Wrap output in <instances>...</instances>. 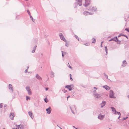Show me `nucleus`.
Here are the masks:
<instances>
[{"label": "nucleus", "mask_w": 129, "mask_h": 129, "mask_svg": "<svg viewBox=\"0 0 129 129\" xmlns=\"http://www.w3.org/2000/svg\"><path fill=\"white\" fill-rule=\"evenodd\" d=\"M65 88H67L70 91H71L74 89V86L73 84L66 85Z\"/></svg>", "instance_id": "nucleus-1"}, {"label": "nucleus", "mask_w": 129, "mask_h": 129, "mask_svg": "<svg viewBox=\"0 0 129 129\" xmlns=\"http://www.w3.org/2000/svg\"><path fill=\"white\" fill-rule=\"evenodd\" d=\"M87 10L89 11L95 12L97 8L96 7L90 6L87 8Z\"/></svg>", "instance_id": "nucleus-2"}, {"label": "nucleus", "mask_w": 129, "mask_h": 129, "mask_svg": "<svg viewBox=\"0 0 129 129\" xmlns=\"http://www.w3.org/2000/svg\"><path fill=\"white\" fill-rule=\"evenodd\" d=\"M114 93L113 91L112 90H111L110 91L109 94V97L110 98L115 99L116 97L114 96Z\"/></svg>", "instance_id": "nucleus-3"}, {"label": "nucleus", "mask_w": 129, "mask_h": 129, "mask_svg": "<svg viewBox=\"0 0 129 129\" xmlns=\"http://www.w3.org/2000/svg\"><path fill=\"white\" fill-rule=\"evenodd\" d=\"M84 0L85 1V3L84 4H83V6L85 7H87L90 4L91 0Z\"/></svg>", "instance_id": "nucleus-4"}, {"label": "nucleus", "mask_w": 129, "mask_h": 129, "mask_svg": "<svg viewBox=\"0 0 129 129\" xmlns=\"http://www.w3.org/2000/svg\"><path fill=\"white\" fill-rule=\"evenodd\" d=\"M26 89L28 92V94L29 95H30L31 94L32 92L30 90V89L29 86H27L26 87Z\"/></svg>", "instance_id": "nucleus-5"}, {"label": "nucleus", "mask_w": 129, "mask_h": 129, "mask_svg": "<svg viewBox=\"0 0 129 129\" xmlns=\"http://www.w3.org/2000/svg\"><path fill=\"white\" fill-rule=\"evenodd\" d=\"M59 36L61 40H63L65 42H66V41L63 36L62 33H60L59 34Z\"/></svg>", "instance_id": "nucleus-6"}, {"label": "nucleus", "mask_w": 129, "mask_h": 129, "mask_svg": "<svg viewBox=\"0 0 129 129\" xmlns=\"http://www.w3.org/2000/svg\"><path fill=\"white\" fill-rule=\"evenodd\" d=\"M93 14V13L89 12L88 11H84L83 13V14L85 15H92Z\"/></svg>", "instance_id": "nucleus-7"}, {"label": "nucleus", "mask_w": 129, "mask_h": 129, "mask_svg": "<svg viewBox=\"0 0 129 129\" xmlns=\"http://www.w3.org/2000/svg\"><path fill=\"white\" fill-rule=\"evenodd\" d=\"M104 115L100 114L98 116V118L100 120H102L104 118Z\"/></svg>", "instance_id": "nucleus-8"}, {"label": "nucleus", "mask_w": 129, "mask_h": 129, "mask_svg": "<svg viewBox=\"0 0 129 129\" xmlns=\"http://www.w3.org/2000/svg\"><path fill=\"white\" fill-rule=\"evenodd\" d=\"M46 111H47V114H49L51 113V107L50 106L49 107L46 109Z\"/></svg>", "instance_id": "nucleus-9"}, {"label": "nucleus", "mask_w": 129, "mask_h": 129, "mask_svg": "<svg viewBox=\"0 0 129 129\" xmlns=\"http://www.w3.org/2000/svg\"><path fill=\"white\" fill-rule=\"evenodd\" d=\"M15 116V115L14 113H10V118L12 120H13L14 119V117Z\"/></svg>", "instance_id": "nucleus-10"}, {"label": "nucleus", "mask_w": 129, "mask_h": 129, "mask_svg": "<svg viewBox=\"0 0 129 129\" xmlns=\"http://www.w3.org/2000/svg\"><path fill=\"white\" fill-rule=\"evenodd\" d=\"M115 41V42H117L118 41V39L117 38V37H114L113 38H112L110 40V41Z\"/></svg>", "instance_id": "nucleus-11"}, {"label": "nucleus", "mask_w": 129, "mask_h": 129, "mask_svg": "<svg viewBox=\"0 0 129 129\" xmlns=\"http://www.w3.org/2000/svg\"><path fill=\"white\" fill-rule=\"evenodd\" d=\"M106 104V101H102V103L100 104V105H101V107L103 108L104 106Z\"/></svg>", "instance_id": "nucleus-12"}, {"label": "nucleus", "mask_w": 129, "mask_h": 129, "mask_svg": "<svg viewBox=\"0 0 129 129\" xmlns=\"http://www.w3.org/2000/svg\"><path fill=\"white\" fill-rule=\"evenodd\" d=\"M111 108L112 109V112H113L115 114H116V109H115V108L113 107H111Z\"/></svg>", "instance_id": "nucleus-13"}, {"label": "nucleus", "mask_w": 129, "mask_h": 129, "mask_svg": "<svg viewBox=\"0 0 129 129\" xmlns=\"http://www.w3.org/2000/svg\"><path fill=\"white\" fill-rule=\"evenodd\" d=\"M93 94L94 95V96L96 98H99L101 97L100 94L98 93H94Z\"/></svg>", "instance_id": "nucleus-14"}, {"label": "nucleus", "mask_w": 129, "mask_h": 129, "mask_svg": "<svg viewBox=\"0 0 129 129\" xmlns=\"http://www.w3.org/2000/svg\"><path fill=\"white\" fill-rule=\"evenodd\" d=\"M103 87L105 89L107 90H109L110 89V87L107 85L103 86Z\"/></svg>", "instance_id": "nucleus-15"}, {"label": "nucleus", "mask_w": 129, "mask_h": 129, "mask_svg": "<svg viewBox=\"0 0 129 129\" xmlns=\"http://www.w3.org/2000/svg\"><path fill=\"white\" fill-rule=\"evenodd\" d=\"M9 88L10 90L12 92L13 91V87L12 86V85L11 84H9Z\"/></svg>", "instance_id": "nucleus-16"}, {"label": "nucleus", "mask_w": 129, "mask_h": 129, "mask_svg": "<svg viewBox=\"0 0 129 129\" xmlns=\"http://www.w3.org/2000/svg\"><path fill=\"white\" fill-rule=\"evenodd\" d=\"M36 77L39 80H41L42 79L41 77L39 76L38 74H37L36 76Z\"/></svg>", "instance_id": "nucleus-17"}, {"label": "nucleus", "mask_w": 129, "mask_h": 129, "mask_svg": "<svg viewBox=\"0 0 129 129\" xmlns=\"http://www.w3.org/2000/svg\"><path fill=\"white\" fill-rule=\"evenodd\" d=\"M77 2V3H78L79 6H80L82 5V0H78Z\"/></svg>", "instance_id": "nucleus-18"}, {"label": "nucleus", "mask_w": 129, "mask_h": 129, "mask_svg": "<svg viewBox=\"0 0 129 129\" xmlns=\"http://www.w3.org/2000/svg\"><path fill=\"white\" fill-rule=\"evenodd\" d=\"M37 46L36 45L33 48V50L31 52L32 53H34L35 52Z\"/></svg>", "instance_id": "nucleus-19"}, {"label": "nucleus", "mask_w": 129, "mask_h": 129, "mask_svg": "<svg viewBox=\"0 0 129 129\" xmlns=\"http://www.w3.org/2000/svg\"><path fill=\"white\" fill-rule=\"evenodd\" d=\"M28 113L29 114V115L30 117H31V118H32V113L31 111H29L28 112Z\"/></svg>", "instance_id": "nucleus-20"}, {"label": "nucleus", "mask_w": 129, "mask_h": 129, "mask_svg": "<svg viewBox=\"0 0 129 129\" xmlns=\"http://www.w3.org/2000/svg\"><path fill=\"white\" fill-rule=\"evenodd\" d=\"M61 52L62 56L63 57L66 54V53L65 52L63 51H62Z\"/></svg>", "instance_id": "nucleus-21"}, {"label": "nucleus", "mask_w": 129, "mask_h": 129, "mask_svg": "<svg viewBox=\"0 0 129 129\" xmlns=\"http://www.w3.org/2000/svg\"><path fill=\"white\" fill-rule=\"evenodd\" d=\"M105 50L106 53V55H107L108 54V51L107 47L106 46L105 47Z\"/></svg>", "instance_id": "nucleus-22"}, {"label": "nucleus", "mask_w": 129, "mask_h": 129, "mask_svg": "<svg viewBox=\"0 0 129 129\" xmlns=\"http://www.w3.org/2000/svg\"><path fill=\"white\" fill-rule=\"evenodd\" d=\"M78 5V4L77 3H75L74 4V8H77V7Z\"/></svg>", "instance_id": "nucleus-23"}, {"label": "nucleus", "mask_w": 129, "mask_h": 129, "mask_svg": "<svg viewBox=\"0 0 129 129\" xmlns=\"http://www.w3.org/2000/svg\"><path fill=\"white\" fill-rule=\"evenodd\" d=\"M26 100L27 101H28V100H30V97L29 96H26Z\"/></svg>", "instance_id": "nucleus-24"}, {"label": "nucleus", "mask_w": 129, "mask_h": 129, "mask_svg": "<svg viewBox=\"0 0 129 129\" xmlns=\"http://www.w3.org/2000/svg\"><path fill=\"white\" fill-rule=\"evenodd\" d=\"M104 74L105 77V78L108 79V76L105 73H104Z\"/></svg>", "instance_id": "nucleus-25"}, {"label": "nucleus", "mask_w": 129, "mask_h": 129, "mask_svg": "<svg viewBox=\"0 0 129 129\" xmlns=\"http://www.w3.org/2000/svg\"><path fill=\"white\" fill-rule=\"evenodd\" d=\"M44 100L45 102L46 103H47L49 101L46 98H45L44 99Z\"/></svg>", "instance_id": "nucleus-26"}, {"label": "nucleus", "mask_w": 129, "mask_h": 129, "mask_svg": "<svg viewBox=\"0 0 129 129\" xmlns=\"http://www.w3.org/2000/svg\"><path fill=\"white\" fill-rule=\"evenodd\" d=\"M92 40V43H95L96 42L95 39L94 38H93Z\"/></svg>", "instance_id": "nucleus-27"}, {"label": "nucleus", "mask_w": 129, "mask_h": 129, "mask_svg": "<svg viewBox=\"0 0 129 129\" xmlns=\"http://www.w3.org/2000/svg\"><path fill=\"white\" fill-rule=\"evenodd\" d=\"M54 72L52 71H51V75H53V77H54Z\"/></svg>", "instance_id": "nucleus-28"}, {"label": "nucleus", "mask_w": 129, "mask_h": 129, "mask_svg": "<svg viewBox=\"0 0 129 129\" xmlns=\"http://www.w3.org/2000/svg\"><path fill=\"white\" fill-rule=\"evenodd\" d=\"M70 109H71V112H72L74 114L75 113H74V111L72 109V108L70 106Z\"/></svg>", "instance_id": "nucleus-29"}, {"label": "nucleus", "mask_w": 129, "mask_h": 129, "mask_svg": "<svg viewBox=\"0 0 129 129\" xmlns=\"http://www.w3.org/2000/svg\"><path fill=\"white\" fill-rule=\"evenodd\" d=\"M70 109H71V112H72L74 114L75 113H74V111L72 109V108L70 106Z\"/></svg>", "instance_id": "nucleus-30"}, {"label": "nucleus", "mask_w": 129, "mask_h": 129, "mask_svg": "<svg viewBox=\"0 0 129 129\" xmlns=\"http://www.w3.org/2000/svg\"><path fill=\"white\" fill-rule=\"evenodd\" d=\"M75 37L78 40V41H79V38L77 36V35H75Z\"/></svg>", "instance_id": "nucleus-31"}, {"label": "nucleus", "mask_w": 129, "mask_h": 129, "mask_svg": "<svg viewBox=\"0 0 129 129\" xmlns=\"http://www.w3.org/2000/svg\"><path fill=\"white\" fill-rule=\"evenodd\" d=\"M124 64H126V62L125 60H123L122 62Z\"/></svg>", "instance_id": "nucleus-32"}, {"label": "nucleus", "mask_w": 129, "mask_h": 129, "mask_svg": "<svg viewBox=\"0 0 129 129\" xmlns=\"http://www.w3.org/2000/svg\"><path fill=\"white\" fill-rule=\"evenodd\" d=\"M27 13H28V14H29V15L30 17H31V15L30 14V13L29 12V11L28 10H27Z\"/></svg>", "instance_id": "nucleus-33"}, {"label": "nucleus", "mask_w": 129, "mask_h": 129, "mask_svg": "<svg viewBox=\"0 0 129 129\" xmlns=\"http://www.w3.org/2000/svg\"><path fill=\"white\" fill-rule=\"evenodd\" d=\"M21 127H20V129H21V128H23V125H21Z\"/></svg>", "instance_id": "nucleus-34"}, {"label": "nucleus", "mask_w": 129, "mask_h": 129, "mask_svg": "<svg viewBox=\"0 0 129 129\" xmlns=\"http://www.w3.org/2000/svg\"><path fill=\"white\" fill-rule=\"evenodd\" d=\"M128 118V117H124L122 118V120H124L127 119Z\"/></svg>", "instance_id": "nucleus-35"}, {"label": "nucleus", "mask_w": 129, "mask_h": 129, "mask_svg": "<svg viewBox=\"0 0 129 129\" xmlns=\"http://www.w3.org/2000/svg\"><path fill=\"white\" fill-rule=\"evenodd\" d=\"M2 103H1L0 104V108H2L3 107V105H2Z\"/></svg>", "instance_id": "nucleus-36"}, {"label": "nucleus", "mask_w": 129, "mask_h": 129, "mask_svg": "<svg viewBox=\"0 0 129 129\" xmlns=\"http://www.w3.org/2000/svg\"><path fill=\"white\" fill-rule=\"evenodd\" d=\"M125 30L127 31L128 32H129V28H125Z\"/></svg>", "instance_id": "nucleus-37"}, {"label": "nucleus", "mask_w": 129, "mask_h": 129, "mask_svg": "<svg viewBox=\"0 0 129 129\" xmlns=\"http://www.w3.org/2000/svg\"><path fill=\"white\" fill-rule=\"evenodd\" d=\"M62 91L64 93H65L67 91L65 90V89H64L63 90H62Z\"/></svg>", "instance_id": "nucleus-38"}, {"label": "nucleus", "mask_w": 129, "mask_h": 129, "mask_svg": "<svg viewBox=\"0 0 129 129\" xmlns=\"http://www.w3.org/2000/svg\"><path fill=\"white\" fill-rule=\"evenodd\" d=\"M122 36H124V37H126V38H128V37H127V36L125 35H123V34L122 35Z\"/></svg>", "instance_id": "nucleus-39"}, {"label": "nucleus", "mask_w": 129, "mask_h": 129, "mask_svg": "<svg viewBox=\"0 0 129 129\" xmlns=\"http://www.w3.org/2000/svg\"><path fill=\"white\" fill-rule=\"evenodd\" d=\"M116 113H117L118 114V115H121L120 113L119 112H118L116 111Z\"/></svg>", "instance_id": "nucleus-40"}, {"label": "nucleus", "mask_w": 129, "mask_h": 129, "mask_svg": "<svg viewBox=\"0 0 129 129\" xmlns=\"http://www.w3.org/2000/svg\"><path fill=\"white\" fill-rule=\"evenodd\" d=\"M21 125L20 124L19 125H18V126H17V127H18V129H20L19 128H20V125Z\"/></svg>", "instance_id": "nucleus-41"}, {"label": "nucleus", "mask_w": 129, "mask_h": 129, "mask_svg": "<svg viewBox=\"0 0 129 129\" xmlns=\"http://www.w3.org/2000/svg\"><path fill=\"white\" fill-rule=\"evenodd\" d=\"M27 70H28L27 69H26L25 70V73H26L27 72Z\"/></svg>", "instance_id": "nucleus-42"}, {"label": "nucleus", "mask_w": 129, "mask_h": 129, "mask_svg": "<svg viewBox=\"0 0 129 129\" xmlns=\"http://www.w3.org/2000/svg\"><path fill=\"white\" fill-rule=\"evenodd\" d=\"M70 80L71 81H72L73 80V79L72 78V77L71 76H70Z\"/></svg>", "instance_id": "nucleus-43"}, {"label": "nucleus", "mask_w": 129, "mask_h": 129, "mask_svg": "<svg viewBox=\"0 0 129 129\" xmlns=\"http://www.w3.org/2000/svg\"><path fill=\"white\" fill-rule=\"evenodd\" d=\"M68 67L70 69H72V67L70 66V65H68Z\"/></svg>", "instance_id": "nucleus-44"}, {"label": "nucleus", "mask_w": 129, "mask_h": 129, "mask_svg": "<svg viewBox=\"0 0 129 129\" xmlns=\"http://www.w3.org/2000/svg\"><path fill=\"white\" fill-rule=\"evenodd\" d=\"M30 18H31V19H32V21H33V22H34V20H33V18L31 16V17H30Z\"/></svg>", "instance_id": "nucleus-45"}, {"label": "nucleus", "mask_w": 129, "mask_h": 129, "mask_svg": "<svg viewBox=\"0 0 129 129\" xmlns=\"http://www.w3.org/2000/svg\"><path fill=\"white\" fill-rule=\"evenodd\" d=\"M93 92L94 93H96V91L95 90H94L93 91Z\"/></svg>", "instance_id": "nucleus-46"}, {"label": "nucleus", "mask_w": 129, "mask_h": 129, "mask_svg": "<svg viewBox=\"0 0 129 129\" xmlns=\"http://www.w3.org/2000/svg\"><path fill=\"white\" fill-rule=\"evenodd\" d=\"M47 80H46V81H47L49 79V78L48 77V75H47Z\"/></svg>", "instance_id": "nucleus-47"}, {"label": "nucleus", "mask_w": 129, "mask_h": 129, "mask_svg": "<svg viewBox=\"0 0 129 129\" xmlns=\"http://www.w3.org/2000/svg\"><path fill=\"white\" fill-rule=\"evenodd\" d=\"M93 88L96 90H97L98 89V88L94 87H93Z\"/></svg>", "instance_id": "nucleus-48"}, {"label": "nucleus", "mask_w": 129, "mask_h": 129, "mask_svg": "<svg viewBox=\"0 0 129 129\" xmlns=\"http://www.w3.org/2000/svg\"><path fill=\"white\" fill-rule=\"evenodd\" d=\"M66 42V44H65V46L67 47H68V46L67 45V42Z\"/></svg>", "instance_id": "nucleus-49"}, {"label": "nucleus", "mask_w": 129, "mask_h": 129, "mask_svg": "<svg viewBox=\"0 0 129 129\" xmlns=\"http://www.w3.org/2000/svg\"><path fill=\"white\" fill-rule=\"evenodd\" d=\"M48 89V88H45V90L46 91Z\"/></svg>", "instance_id": "nucleus-50"}, {"label": "nucleus", "mask_w": 129, "mask_h": 129, "mask_svg": "<svg viewBox=\"0 0 129 129\" xmlns=\"http://www.w3.org/2000/svg\"><path fill=\"white\" fill-rule=\"evenodd\" d=\"M29 66H28L27 67V70L28 69V68H29Z\"/></svg>", "instance_id": "nucleus-51"}, {"label": "nucleus", "mask_w": 129, "mask_h": 129, "mask_svg": "<svg viewBox=\"0 0 129 129\" xmlns=\"http://www.w3.org/2000/svg\"><path fill=\"white\" fill-rule=\"evenodd\" d=\"M122 65V66L123 67H125L126 65Z\"/></svg>", "instance_id": "nucleus-52"}, {"label": "nucleus", "mask_w": 129, "mask_h": 129, "mask_svg": "<svg viewBox=\"0 0 129 129\" xmlns=\"http://www.w3.org/2000/svg\"><path fill=\"white\" fill-rule=\"evenodd\" d=\"M43 54L42 53H41L40 54V56H43Z\"/></svg>", "instance_id": "nucleus-53"}, {"label": "nucleus", "mask_w": 129, "mask_h": 129, "mask_svg": "<svg viewBox=\"0 0 129 129\" xmlns=\"http://www.w3.org/2000/svg\"><path fill=\"white\" fill-rule=\"evenodd\" d=\"M70 95H69L67 97V100H68V98H70Z\"/></svg>", "instance_id": "nucleus-54"}, {"label": "nucleus", "mask_w": 129, "mask_h": 129, "mask_svg": "<svg viewBox=\"0 0 129 129\" xmlns=\"http://www.w3.org/2000/svg\"><path fill=\"white\" fill-rule=\"evenodd\" d=\"M7 106V105L6 104H5L4 106V107H5Z\"/></svg>", "instance_id": "nucleus-55"}, {"label": "nucleus", "mask_w": 129, "mask_h": 129, "mask_svg": "<svg viewBox=\"0 0 129 129\" xmlns=\"http://www.w3.org/2000/svg\"><path fill=\"white\" fill-rule=\"evenodd\" d=\"M122 36V35H119L118 36V37H120L121 36Z\"/></svg>", "instance_id": "nucleus-56"}, {"label": "nucleus", "mask_w": 129, "mask_h": 129, "mask_svg": "<svg viewBox=\"0 0 129 129\" xmlns=\"http://www.w3.org/2000/svg\"><path fill=\"white\" fill-rule=\"evenodd\" d=\"M85 45L86 46H88V44L87 43H86L85 44Z\"/></svg>", "instance_id": "nucleus-57"}, {"label": "nucleus", "mask_w": 129, "mask_h": 129, "mask_svg": "<svg viewBox=\"0 0 129 129\" xmlns=\"http://www.w3.org/2000/svg\"><path fill=\"white\" fill-rule=\"evenodd\" d=\"M120 115H119V116L118 117V119H119V118L120 117Z\"/></svg>", "instance_id": "nucleus-58"}, {"label": "nucleus", "mask_w": 129, "mask_h": 129, "mask_svg": "<svg viewBox=\"0 0 129 129\" xmlns=\"http://www.w3.org/2000/svg\"><path fill=\"white\" fill-rule=\"evenodd\" d=\"M118 44H120V41H119V42H118Z\"/></svg>", "instance_id": "nucleus-59"}, {"label": "nucleus", "mask_w": 129, "mask_h": 129, "mask_svg": "<svg viewBox=\"0 0 129 129\" xmlns=\"http://www.w3.org/2000/svg\"><path fill=\"white\" fill-rule=\"evenodd\" d=\"M103 46H102V44H101V47H102Z\"/></svg>", "instance_id": "nucleus-60"}, {"label": "nucleus", "mask_w": 129, "mask_h": 129, "mask_svg": "<svg viewBox=\"0 0 129 129\" xmlns=\"http://www.w3.org/2000/svg\"><path fill=\"white\" fill-rule=\"evenodd\" d=\"M70 76L71 77V76H72L71 74H70Z\"/></svg>", "instance_id": "nucleus-61"}, {"label": "nucleus", "mask_w": 129, "mask_h": 129, "mask_svg": "<svg viewBox=\"0 0 129 129\" xmlns=\"http://www.w3.org/2000/svg\"><path fill=\"white\" fill-rule=\"evenodd\" d=\"M127 97L129 99V95L127 96Z\"/></svg>", "instance_id": "nucleus-62"}, {"label": "nucleus", "mask_w": 129, "mask_h": 129, "mask_svg": "<svg viewBox=\"0 0 129 129\" xmlns=\"http://www.w3.org/2000/svg\"><path fill=\"white\" fill-rule=\"evenodd\" d=\"M12 129H17V128H12Z\"/></svg>", "instance_id": "nucleus-63"}, {"label": "nucleus", "mask_w": 129, "mask_h": 129, "mask_svg": "<svg viewBox=\"0 0 129 129\" xmlns=\"http://www.w3.org/2000/svg\"><path fill=\"white\" fill-rule=\"evenodd\" d=\"M59 127L60 129H62L60 127Z\"/></svg>", "instance_id": "nucleus-64"}]
</instances>
